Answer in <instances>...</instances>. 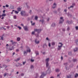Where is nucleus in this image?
Returning a JSON list of instances; mask_svg holds the SVG:
<instances>
[{
	"label": "nucleus",
	"instance_id": "obj_1",
	"mask_svg": "<svg viewBox=\"0 0 78 78\" xmlns=\"http://www.w3.org/2000/svg\"><path fill=\"white\" fill-rule=\"evenodd\" d=\"M46 75V74H44V73L43 72L42 74L40 76V78H44V76H45ZM39 76V75L37 73L36 74V76L35 77V78H38Z\"/></svg>",
	"mask_w": 78,
	"mask_h": 78
},
{
	"label": "nucleus",
	"instance_id": "obj_2",
	"mask_svg": "<svg viewBox=\"0 0 78 78\" xmlns=\"http://www.w3.org/2000/svg\"><path fill=\"white\" fill-rule=\"evenodd\" d=\"M9 48H8V47H6L7 49L9 50V51H11L12 50H14V46H12L11 47V45L9 46Z\"/></svg>",
	"mask_w": 78,
	"mask_h": 78
},
{
	"label": "nucleus",
	"instance_id": "obj_3",
	"mask_svg": "<svg viewBox=\"0 0 78 78\" xmlns=\"http://www.w3.org/2000/svg\"><path fill=\"white\" fill-rule=\"evenodd\" d=\"M59 44H61L60 46H58V50H61V48L62 47V46L63 45V44H62V43H59Z\"/></svg>",
	"mask_w": 78,
	"mask_h": 78
},
{
	"label": "nucleus",
	"instance_id": "obj_4",
	"mask_svg": "<svg viewBox=\"0 0 78 78\" xmlns=\"http://www.w3.org/2000/svg\"><path fill=\"white\" fill-rule=\"evenodd\" d=\"M34 31L37 32V33H41V31H42V30L41 29H36L34 30Z\"/></svg>",
	"mask_w": 78,
	"mask_h": 78
},
{
	"label": "nucleus",
	"instance_id": "obj_5",
	"mask_svg": "<svg viewBox=\"0 0 78 78\" xmlns=\"http://www.w3.org/2000/svg\"><path fill=\"white\" fill-rule=\"evenodd\" d=\"M64 65L65 66V69L66 70H69V68H67V63H64Z\"/></svg>",
	"mask_w": 78,
	"mask_h": 78
},
{
	"label": "nucleus",
	"instance_id": "obj_6",
	"mask_svg": "<svg viewBox=\"0 0 78 78\" xmlns=\"http://www.w3.org/2000/svg\"><path fill=\"white\" fill-rule=\"evenodd\" d=\"M25 12L24 11H21L20 13L21 16H24L25 14Z\"/></svg>",
	"mask_w": 78,
	"mask_h": 78
},
{
	"label": "nucleus",
	"instance_id": "obj_7",
	"mask_svg": "<svg viewBox=\"0 0 78 78\" xmlns=\"http://www.w3.org/2000/svg\"><path fill=\"white\" fill-rule=\"evenodd\" d=\"M56 3H54L53 5V6L52 7V8H53V9H55V8H56Z\"/></svg>",
	"mask_w": 78,
	"mask_h": 78
},
{
	"label": "nucleus",
	"instance_id": "obj_8",
	"mask_svg": "<svg viewBox=\"0 0 78 78\" xmlns=\"http://www.w3.org/2000/svg\"><path fill=\"white\" fill-rule=\"evenodd\" d=\"M27 53H28V52H29V53H30V52H31V50L30 49V48L27 47Z\"/></svg>",
	"mask_w": 78,
	"mask_h": 78
},
{
	"label": "nucleus",
	"instance_id": "obj_9",
	"mask_svg": "<svg viewBox=\"0 0 78 78\" xmlns=\"http://www.w3.org/2000/svg\"><path fill=\"white\" fill-rule=\"evenodd\" d=\"M35 42L37 44H39L40 41H37V39H35Z\"/></svg>",
	"mask_w": 78,
	"mask_h": 78
},
{
	"label": "nucleus",
	"instance_id": "obj_10",
	"mask_svg": "<svg viewBox=\"0 0 78 78\" xmlns=\"http://www.w3.org/2000/svg\"><path fill=\"white\" fill-rule=\"evenodd\" d=\"M64 20H60L59 22V24H61V23H62L63 22H64Z\"/></svg>",
	"mask_w": 78,
	"mask_h": 78
},
{
	"label": "nucleus",
	"instance_id": "obj_11",
	"mask_svg": "<svg viewBox=\"0 0 78 78\" xmlns=\"http://www.w3.org/2000/svg\"><path fill=\"white\" fill-rule=\"evenodd\" d=\"M23 28L24 29V30H25V31H28V29L27 26L24 27Z\"/></svg>",
	"mask_w": 78,
	"mask_h": 78
},
{
	"label": "nucleus",
	"instance_id": "obj_12",
	"mask_svg": "<svg viewBox=\"0 0 78 78\" xmlns=\"http://www.w3.org/2000/svg\"><path fill=\"white\" fill-rule=\"evenodd\" d=\"M43 47L44 48H46L47 47V44H43Z\"/></svg>",
	"mask_w": 78,
	"mask_h": 78
},
{
	"label": "nucleus",
	"instance_id": "obj_13",
	"mask_svg": "<svg viewBox=\"0 0 78 78\" xmlns=\"http://www.w3.org/2000/svg\"><path fill=\"white\" fill-rule=\"evenodd\" d=\"M23 53H24V56H27V53H28V52H27V51H23Z\"/></svg>",
	"mask_w": 78,
	"mask_h": 78
},
{
	"label": "nucleus",
	"instance_id": "obj_14",
	"mask_svg": "<svg viewBox=\"0 0 78 78\" xmlns=\"http://www.w3.org/2000/svg\"><path fill=\"white\" fill-rule=\"evenodd\" d=\"M39 22H41L42 23H44V20L42 19V20H39Z\"/></svg>",
	"mask_w": 78,
	"mask_h": 78
},
{
	"label": "nucleus",
	"instance_id": "obj_15",
	"mask_svg": "<svg viewBox=\"0 0 78 78\" xmlns=\"http://www.w3.org/2000/svg\"><path fill=\"white\" fill-rule=\"evenodd\" d=\"M56 25L55 24V23H52V25H51V27H55V26Z\"/></svg>",
	"mask_w": 78,
	"mask_h": 78
},
{
	"label": "nucleus",
	"instance_id": "obj_16",
	"mask_svg": "<svg viewBox=\"0 0 78 78\" xmlns=\"http://www.w3.org/2000/svg\"><path fill=\"white\" fill-rule=\"evenodd\" d=\"M78 51V48H76L74 49V52H76Z\"/></svg>",
	"mask_w": 78,
	"mask_h": 78
},
{
	"label": "nucleus",
	"instance_id": "obj_17",
	"mask_svg": "<svg viewBox=\"0 0 78 78\" xmlns=\"http://www.w3.org/2000/svg\"><path fill=\"white\" fill-rule=\"evenodd\" d=\"M75 43L76 45H78V39H77L75 40Z\"/></svg>",
	"mask_w": 78,
	"mask_h": 78
},
{
	"label": "nucleus",
	"instance_id": "obj_18",
	"mask_svg": "<svg viewBox=\"0 0 78 78\" xmlns=\"http://www.w3.org/2000/svg\"><path fill=\"white\" fill-rule=\"evenodd\" d=\"M29 14L28 13H27L26 12L25 13V14H24V16L27 17V16H28Z\"/></svg>",
	"mask_w": 78,
	"mask_h": 78
},
{
	"label": "nucleus",
	"instance_id": "obj_19",
	"mask_svg": "<svg viewBox=\"0 0 78 78\" xmlns=\"http://www.w3.org/2000/svg\"><path fill=\"white\" fill-rule=\"evenodd\" d=\"M46 67H48L49 66V63H48V62H46Z\"/></svg>",
	"mask_w": 78,
	"mask_h": 78
},
{
	"label": "nucleus",
	"instance_id": "obj_20",
	"mask_svg": "<svg viewBox=\"0 0 78 78\" xmlns=\"http://www.w3.org/2000/svg\"><path fill=\"white\" fill-rule=\"evenodd\" d=\"M17 10L18 12L20 11H21V8L20 7L17 8Z\"/></svg>",
	"mask_w": 78,
	"mask_h": 78
},
{
	"label": "nucleus",
	"instance_id": "obj_21",
	"mask_svg": "<svg viewBox=\"0 0 78 78\" xmlns=\"http://www.w3.org/2000/svg\"><path fill=\"white\" fill-rule=\"evenodd\" d=\"M45 61L46 62H48L49 61V58H47L45 60Z\"/></svg>",
	"mask_w": 78,
	"mask_h": 78
},
{
	"label": "nucleus",
	"instance_id": "obj_22",
	"mask_svg": "<svg viewBox=\"0 0 78 78\" xmlns=\"http://www.w3.org/2000/svg\"><path fill=\"white\" fill-rule=\"evenodd\" d=\"M67 23H68V24H71V23H72V22H70L69 21V20H67Z\"/></svg>",
	"mask_w": 78,
	"mask_h": 78
},
{
	"label": "nucleus",
	"instance_id": "obj_23",
	"mask_svg": "<svg viewBox=\"0 0 78 78\" xmlns=\"http://www.w3.org/2000/svg\"><path fill=\"white\" fill-rule=\"evenodd\" d=\"M35 53L36 55V56L37 55H39V52L37 51H35Z\"/></svg>",
	"mask_w": 78,
	"mask_h": 78
},
{
	"label": "nucleus",
	"instance_id": "obj_24",
	"mask_svg": "<svg viewBox=\"0 0 78 78\" xmlns=\"http://www.w3.org/2000/svg\"><path fill=\"white\" fill-rule=\"evenodd\" d=\"M0 30H6V29H5V28H4V27H2L0 28Z\"/></svg>",
	"mask_w": 78,
	"mask_h": 78
},
{
	"label": "nucleus",
	"instance_id": "obj_25",
	"mask_svg": "<svg viewBox=\"0 0 78 78\" xmlns=\"http://www.w3.org/2000/svg\"><path fill=\"white\" fill-rule=\"evenodd\" d=\"M17 41H20V38L19 37H17Z\"/></svg>",
	"mask_w": 78,
	"mask_h": 78
},
{
	"label": "nucleus",
	"instance_id": "obj_26",
	"mask_svg": "<svg viewBox=\"0 0 78 78\" xmlns=\"http://www.w3.org/2000/svg\"><path fill=\"white\" fill-rule=\"evenodd\" d=\"M68 55H72V52L71 51L69 52Z\"/></svg>",
	"mask_w": 78,
	"mask_h": 78
},
{
	"label": "nucleus",
	"instance_id": "obj_27",
	"mask_svg": "<svg viewBox=\"0 0 78 78\" xmlns=\"http://www.w3.org/2000/svg\"><path fill=\"white\" fill-rule=\"evenodd\" d=\"M55 72H59V69H55Z\"/></svg>",
	"mask_w": 78,
	"mask_h": 78
},
{
	"label": "nucleus",
	"instance_id": "obj_28",
	"mask_svg": "<svg viewBox=\"0 0 78 78\" xmlns=\"http://www.w3.org/2000/svg\"><path fill=\"white\" fill-rule=\"evenodd\" d=\"M73 67V65L72 64H71L69 66L70 68H72V67Z\"/></svg>",
	"mask_w": 78,
	"mask_h": 78
},
{
	"label": "nucleus",
	"instance_id": "obj_29",
	"mask_svg": "<svg viewBox=\"0 0 78 78\" xmlns=\"http://www.w3.org/2000/svg\"><path fill=\"white\" fill-rule=\"evenodd\" d=\"M37 19H38V17H37V16H35V20H37Z\"/></svg>",
	"mask_w": 78,
	"mask_h": 78
},
{
	"label": "nucleus",
	"instance_id": "obj_30",
	"mask_svg": "<svg viewBox=\"0 0 78 78\" xmlns=\"http://www.w3.org/2000/svg\"><path fill=\"white\" fill-rule=\"evenodd\" d=\"M67 78H72V77L71 76H67Z\"/></svg>",
	"mask_w": 78,
	"mask_h": 78
},
{
	"label": "nucleus",
	"instance_id": "obj_31",
	"mask_svg": "<svg viewBox=\"0 0 78 78\" xmlns=\"http://www.w3.org/2000/svg\"><path fill=\"white\" fill-rule=\"evenodd\" d=\"M3 67H5V68H6V67H8V66L5 65H3Z\"/></svg>",
	"mask_w": 78,
	"mask_h": 78
},
{
	"label": "nucleus",
	"instance_id": "obj_32",
	"mask_svg": "<svg viewBox=\"0 0 78 78\" xmlns=\"http://www.w3.org/2000/svg\"><path fill=\"white\" fill-rule=\"evenodd\" d=\"M51 45H55V42H52L51 43Z\"/></svg>",
	"mask_w": 78,
	"mask_h": 78
},
{
	"label": "nucleus",
	"instance_id": "obj_33",
	"mask_svg": "<svg viewBox=\"0 0 78 78\" xmlns=\"http://www.w3.org/2000/svg\"><path fill=\"white\" fill-rule=\"evenodd\" d=\"M78 76V74L77 73H76V75H75V77L76 78V77Z\"/></svg>",
	"mask_w": 78,
	"mask_h": 78
},
{
	"label": "nucleus",
	"instance_id": "obj_34",
	"mask_svg": "<svg viewBox=\"0 0 78 78\" xmlns=\"http://www.w3.org/2000/svg\"><path fill=\"white\" fill-rule=\"evenodd\" d=\"M60 75L61 74H58L57 76V77H58V78H60Z\"/></svg>",
	"mask_w": 78,
	"mask_h": 78
},
{
	"label": "nucleus",
	"instance_id": "obj_35",
	"mask_svg": "<svg viewBox=\"0 0 78 78\" xmlns=\"http://www.w3.org/2000/svg\"><path fill=\"white\" fill-rule=\"evenodd\" d=\"M17 28L19 29V30H20L21 29H22V28L20 27L19 26H17Z\"/></svg>",
	"mask_w": 78,
	"mask_h": 78
},
{
	"label": "nucleus",
	"instance_id": "obj_36",
	"mask_svg": "<svg viewBox=\"0 0 78 78\" xmlns=\"http://www.w3.org/2000/svg\"><path fill=\"white\" fill-rule=\"evenodd\" d=\"M26 5H27V8H28V9H29V8H30V6H29L27 5V3H26Z\"/></svg>",
	"mask_w": 78,
	"mask_h": 78
},
{
	"label": "nucleus",
	"instance_id": "obj_37",
	"mask_svg": "<svg viewBox=\"0 0 78 78\" xmlns=\"http://www.w3.org/2000/svg\"><path fill=\"white\" fill-rule=\"evenodd\" d=\"M35 31H33L32 32L31 34L33 35H34L35 34Z\"/></svg>",
	"mask_w": 78,
	"mask_h": 78
},
{
	"label": "nucleus",
	"instance_id": "obj_38",
	"mask_svg": "<svg viewBox=\"0 0 78 78\" xmlns=\"http://www.w3.org/2000/svg\"><path fill=\"white\" fill-rule=\"evenodd\" d=\"M30 68V69H33L34 68V66L33 65H31Z\"/></svg>",
	"mask_w": 78,
	"mask_h": 78
},
{
	"label": "nucleus",
	"instance_id": "obj_39",
	"mask_svg": "<svg viewBox=\"0 0 78 78\" xmlns=\"http://www.w3.org/2000/svg\"><path fill=\"white\" fill-rule=\"evenodd\" d=\"M29 13L30 14H32V11H31V10H30Z\"/></svg>",
	"mask_w": 78,
	"mask_h": 78
},
{
	"label": "nucleus",
	"instance_id": "obj_40",
	"mask_svg": "<svg viewBox=\"0 0 78 78\" xmlns=\"http://www.w3.org/2000/svg\"><path fill=\"white\" fill-rule=\"evenodd\" d=\"M13 18L14 19H17V17L16 16H13Z\"/></svg>",
	"mask_w": 78,
	"mask_h": 78
},
{
	"label": "nucleus",
	"instance_id": "obj_41",
	"mask_svg": "<svg viewBox=\"0 0 78 78\" xmlns=\"http://www.w3.org/2000/svg\"><path fill=\"white\" fill-rule=\"evenodd\" d=\"M77 60L76 59H73V62H76V61Z\"/></svg>",
	"mask_w": 78,
	"mask_h": 78
},
{
	"label": "nucleus",
	"instance_id": "obj_42",
	"mask_svg": "<svg viewBox=\"0 0 78 78\" xmlns=\"http://www.w3.org/2000/svg\"><path fill=\"white\" fill-rule=\"evenodd\" d=\"M6 15L5 13H3L2 15V16H5Z\"/></svg>",
	"mask_w": 78,
	"mask_h": 78
},
{
	"label": "nucleus",
	"instance_id": "obj_43",
	"mask_svg": "<svg viewBox=\"0 0 78 78\" xmlns=\"http://www.w3.org/2000/svg\"><path fill=\"white\" fill-rule=\"evenodd\" d=\"M48 69H48V70L46 71V73H49V72H50V70H49Z\"/></svg>",
	"mask_w": 78,
	"mask_h": 78
},
{
	"label": "nucleus",
	"instance_id": "obj_44",
	"mask_svg": "<svg viewBox=\"0 0 78 78\" xmlns=\"http://www.w3.org/2000/svg\"><path fill=\"white\" fill-rule=\"evenodd\" d=\"M54 12V14H56L57 13V11L56 10H55Z\"/></svg>",
	"mask_w": 78,
	"mask_h": 78
},
{
	"label": "nucleus",
	"instance_id": "obj_45",
	"mask_svg": "<svg viewBox=\"0 0 78 78\" xmlns=\"http://www.w3.org/2000/svg\"><path fill=\"white\" fill-rule=\"evenodd\" d=\"M26 63V62H23V65H25Z\"/></svg>",
	"mask_w": 78,
	"mask_h": 78
},
{
	"label": "nucleus",
	"instance_id": "obj_46",
	"mask_svg": "<svg viewBox=\"0 0 78 78\" xmlns=\"http://www.w3.org/2000/svg\"><path fill=\"white\" fill-rule=\"evenodd\" d=\"M30 61L31 62H34V60L31 59Z\"/></svg>",
	"mask_w": 78,
	"mask_h": 78
},
{
	"label": "nucleus",
	"instance_id": "obj_47",
	"mask_svg": "<svg viewBox=\"0 0 78 78\" xmlns=\"http://www.w3.org/2000/svg\"><path fill=\"white\" fill-rule=\"evenodd\" d=\"M75 28H76V30H78V26L76 27H75Z\"/></svg>",
	"mask_w": 78,
	"mask_h": 78
},
{
	"label": "nucleus",
	"instance_id": "obj_48",
	"mask_svg": "<svg viewBox=\"0 0 78 78\" xmlns=\"http://www.w3.org/2000/svg\"><path fill=\"white\" fill-rule=\"evenodd\" d=\"M0 39H1V40H3V36L2 37H1V38ZM1 39H0V40H1Z\"/></svg>",
	"mask_w": 78,
	"mask_h": 78
},
{
	"label": "nucleus",
	"instance_id": "obj_49",
	"mask_svg": "<svg viewBox=\"0 0 78 78\" xmlns=\"http://www.w3.org/2000/svg\"><path fill=\"white\" fill-rule=\"evenodd\" d=\"M6 74H7V73H5L4 74V76H6Z\"/></svg>",
	"mask_w": 78,
	"mask_h": 78
},
{
	"label": "nucleus",
	"instance_id": "obj_50",
	"mask_svg": "<svg viewBox=\"0 0 78 78\" xmlns=\"http://www.w3.org/2000/svg\"><path fill=\"white\" fill-rule=\"evenodd\" d=\"M15 12L16 13V14H18V13H19V12H17V11H15Z\"/></svg>",
	"mask_w": 78,
	"mask_h": 78
},
{
	"label": "nucleus",
	"instance_id": "obj_51",
	"mask_svg": "<svg viewBox=\"0 0 78 78\" xmlns=\"http://www.w3.org/2000/svg\"><path fill=\"white\" fill-rule=\"evenodd\" d=\"M60 20H64V19H63V17H61L60 18Z\"/></svg>",
	"mask_w": 78,
	"mask_h": 78
},
{
	"label": "nucleus",
	"instance_id": "obj_52",
	"mask_svg": "<svg viewBox=\"0 0 78 78\" xmlns=\"http://www.w3.org/2000/svg\"><path fill=\"white\" fill-rule=\"evenodd\" d=\"M70 30V28H69V27H68V28H67V30L68 31H69Z\"/></svg>",
	"mask_w": 78,
	"mask_h": 78
},
{
	"label": "nucleus",
	"instance_id": "obj_53",
	"mask_svg": "<svg viewBox=\"0 0 78 78\" xmlns=\"http://www.w3.org/2000/svg\"><path fill=\"white\" fill-rule=\"evenodd\" d=\"M48 46L49 47H51V44H50V43H49L48 44Z\"/></svg>",
	"mask_w": 78,
	"mask_h": 78
},
{
	"label": "nucleus",
	"instance_id": "obj_54",
	"mask_svg": "<svg viewBox=\"0 0 78 78\" xmlns=\"http://www.w3.org/2000/svg\"><path fill=\"white\" fill-rule=\"evenodd\" d=\"M5 6H6V7L7 8H8V7H9V5H5Z\"/></svg>",
	"mask_w": 78,
	"mask_h": 78
},
{
	"label": "nucleus",
	"instance_id": "obj_55",
	"mask_svg": "<svg viewBox=\"0 0 78 78\" xmlns=\"http://www.w3.org/2000/svg\"><path fill=\"white\" fill-rule=\"evenodd\" d=\"M12 45H14V44H16V42H12Z\"/></svg>",
	"mask_w": 78,
	"mask_h": 78
},
{
	"label": "nucleus",
	"instance_id": "obj_56",
	"mask_svg": "<svg viewBox=\"0 0 78 78\" xmlns=\"http://www.w3.org/2000/svg\"><path fill=\"white\" fill-rule=\"evenodd\" d=\"M24 76V74L23 73H22L21 74V76Z\"/></svg>",
	"mask_w": 78,
	"mask_h": 78
},
{
	"label": "nucleus",
	"instance_id": "obj_57",
	"mask_svg": "<svg viewBox=\"0 0 78 78\" xmlns=\"http://www.w3.org/2000/svg\"><path fill=\"white\" fill-rule=\"evenodd\" d=\"M73 6H75V3H73L72 4Z\"/></svg>",
	"mask_w": 78,
	"mask_h": 78
},
{
	"label": "nucleus",
	"instance_id": "obj_58",
	"mask_svg": "<svg viewBox=\"0 0 78 78\" xmlns=\"http://www.w3.org/2000/svg\"><path fill=\"white\" fill-rule=\"evenodd\" d=\"M60 10H61V9L60 8L58 9V11H59Z\"/></svg>",
	"mask_w": 78,
	"mask_h": 78
},
{
	"label": "nucleus",
	"instance_id": "obj_59",
	"mask_svg": "<svg viewBox=\"0 0 78 78\" xmlns=\"http://www.w3.org/2000/svg\"><path fill=\"white\" fill-rule=\"evenodd\" d=\"M15 61H16V62H17V61H18L17 60V59H16L15 60H14Z\"/></svg>",
	"mask_w": 78,
	"mask_h": 78
},
{
	"label": "nucleus",
	"instance_id": "obj_60",
	"mask_svg": "<svg viewBox=\"0 0 78 78\" xmlns=\"http://www.w3.org/2000/svg\"><path fill=\"white\" fill-rule=\"evenodd\" d=\"M65 30H66L65 29H62V31H65Z\"/></svg>",
	"mask_w": 78,
	"mask_h": 78
},
{
	"label": "nucleus",
	"instance_id": "obj_61",
	"mask_svg": "<svg viewBox=\"0 0 78 78\" xmlns=\"http://www.w3.org/2000/svg\"><path fill=\"white\" fill-rule=\"evenodd\" d=\"M32 25H35V23H33L32 24Z\"/></svg>",
	"mask_w": 78,
	"mask_h": 78
},
{
	"label": "nucleus",
	"instance_id": "obj_62",
	"mask_svg": "<svg viewBox=\"0 0 78 78\" xmlns=\"http://www.w3.org/2000/svg\"><path fill=\"white\" fill-rule=\"evenodd\" d=\"M5 24L6 25H9V24L8 23H5Z\"/></svg>",
	"mask_w": 78,
	"mask_h": 78
},
{
	"label": "nucleus",
	"instance_id": "obj_63",
	"mask_svg": "<svg viewBox=\"0 0 78 78\" xmlns=\"http://www.w3.org/2000/svg\"><path fill=\"white\" fill-rule=\"evenodd\" d=\"M21 25L22 26V27H24L23 24H21Z\"/></svg>",
	"mask_w": 78,
	"mask_h": 78
},
{
	"label": "nucleus",
	"instance_id": "obj_64",
	"mask_svg": "<svg viewBox=\"0 0 78 78\" xmlns=\"http://www.w3.org/2000/svg\"><path fill=\"white\" fill-rule=\"evenodd\" d=\"M61 59H62V60H63V57H62V56L61 57Z\"/></svg>",
	"mask_w": 78,
	"mask_h": 78
}]
</instances>
